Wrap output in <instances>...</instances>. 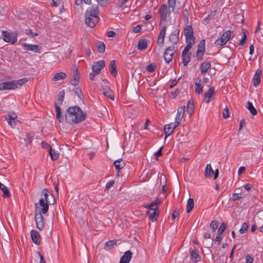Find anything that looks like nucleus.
<instances>
[{
	"mask_svg": "<svg viewBox=\"0 0 263 263\" xmlns=\"http://www.w3.org/2000/svg\"><path fill=\"white\" fill-rule=\"evenodd\" d=\"M14 81L0 83V90L15 89L16 86Z\"/></svg>",
	"mask_w": 263,
	"mask_h": 263,
	"instance_id": "4468645a",
	"label": "nucleus"
},
{
	"mask_svg": "<svg viewBox=\"0 0 263 263\" xmlns=\"http://www.w3.org/2000/svg\"><path fill=\"white\" fill-rule=\"evenodd\" d=\"M186 45L185 47V48H186L187 50H190L193 44L195 43V40H187L186 41Z\"/></svg>",
	"mask_w": 263,
	"mask_h": 263,
	"instance_id": "5fc2aeb1",
	"label": "nucleus"
},
{
	"mask_svg": "<svg viewBox=\"0 0 263 263\" xmlns=\"http://www.w3.org/2000/svg\"><path fill=\"white\" fill-rule=\"evenodd\" d=\"M215 93V87L213 86H211L208 90L204 92V101L206 103H209L211 101V99L213 97L214 94Z\"/></svg>",
	"mask_w": 263,
	"mask_h": 263,
	"instance_id": "f8f14e48",
	"label": "nucleus"
},
{
	"mask_svg": "<svg viewBox=\"0 0 263 263\" xmlns=\"http://www.w3.org/2000/svg\"><path fill=\"white\" fill-rule=\"evenodd\" d=\"M99 6H92L86 11L85 23L90 28H93L99 21Z\"/></svg>",
	"mask_w": 263,
	"mask_h": 263,
	"instance_id": "f03ea898",
	"label": "nucleus"
},
{
	"mask_svg": "<svg viewBox=\"0 0 263 263\" xmlns=\"http://www.w3.org/2000/svg\"><path fill=\"white\" fill-rule=\"evenodd\" d=\"M133 253L129 250L124 252L121 257L119 263H129L132 258Z\"/></svg>",
	"mask_w": 263,
	"mask_h": 263,
	"instance_id": "f3484780",
	"label": "nucleus"
},
{
	"mask_svg": "<svg viewBox=\"0 0 263 263\" xmlns=\"http://www.w3.org/2000/svg\"><path fill=\"white\" fill-rule=\"evenodd\" d=\"M194 206V201L193 198H190L187 201L186 213H189Z\"/></svg>",
	"mask_w": 263,
	"mask_h": 263,
	"instance_id": "c756f323",
	"label": "nucleus"
},
{
	"mask_svg": "<svg viewBox=\"0 0 263 263\" xmlns=\"http://www.w3.org/2000/svg\"><path fill=\"white\" fill-rule=\"evenodd\" d=\"M25 33L26 34L30 35L31 37H34L38 35L37 33L32 32L31 30L30 29H26Z\"/></svg>",
	"mask_w": 263,
	"mask_h": 263,
	"instance_id": "4d7b16f0",
	"label": "nucleus"
},
{
	"mask_svg": "<svg viewBox=\"0 0 263 263\" xmlns=\"http://www.w3.org/2000/svg\"><path fill=\"white\" fill-rule=\"evenodd\" d=\"M201 80L199 79L198 81L195 83V92L198 94H201L203 92V87L200 84Z\"/></svg>",
	"mask_w": 263,
	"mask_h": 263,
	"instance_id": "72a5a7b5",
	"label": "nucleus"
},
{
	"mask_svg": "<svg viewBox=\"0 0 263 263\" xmlns=\"http://www.w3.org/2000/svg\"><path fill=\"white\" fill-rule=\"evenodd\" d=\"M223 117L224 118H227L229 117V110L227 107L224 109L223 111Z\"/></svg>",
	"mask_w": 263,
	"mask_h": 263,
	"instance_id": "774afa93",
	"label": "nucleus"
},
{
	"mask_svg": "<svg viewBox=\"0 0 263 263\" xmlns=\"http://www.w3.org/2000/svg\"><path fill=\"white\" fill-rule=\"evenodd\" d=\"M31 237L33 243L36 245L41 244V237L36 231L34 230L31 231Z\"/></svg>",
	"mask_w": 263,
	"mask_h": 263,
	"instance_id": "dca6fc26",
	"label": "nucleus"
},
{
	"mask_svg": "<svg viewBox=\"0 0 263 263\" xmlns=\"http://www.w3.org/2000/svg\"><path fill=\"white\" fill-rule=\"evenodd\" d=\"M16 118H17V115L13 113L12 115H7L6 116L5 119H6V120H15Z\"/></svg>",
	"mask_w": 263,
	"mask_h": 263,
	"instance_id": "13d9d810",
	"label": "nucleus"
},
{
	"mask_svg": "<svg viewBox=\"0 0 263 263\" xmlns=\"http://www.w3.org/2000/svg\"><path fill=\"white\" fill-rule=\"evenodd\" d=\"M226 229V225L224 222H222V223H221V224L220 225V226L218 229L217 234L218 235L222 234L225 231Z\"/></svg>",
	"mask_w": 263,
	"mask_h": 263,
	"instance_id": "8fccbe9b",
	"label": "nucleus"
},
{
	"mask_svg": "<svg viewBox=\"0 0 263 263\" xmlns=\"http://www.w3.org/2000/svg\"><path fill=\"white\" fill-rule=\"evenodd\" d=\"M246 107L253 115L254 116L257 114V111L251 102H248Z\"/></svg>",
	"mask_w": 263,
	"mask_h": 263,
	"instance_id": "e433bc0d",
	"label": "nucleus"
},
{
	"mask_svg": "<svg viewBox=\"0 0 263 263\" xmlns=\"http://www.w3.org/2000/svg\"><path fill=\"white\" fill-rule=\"evenodd\" d=\"M30 80L29 78H24L17 81H14L15 85L16 86V88L21 87L22 85L28 82Z\"/></svg>",
	"mask_w": 263,
	"mask_h": 263,
	"instance_id": "f704fd0d",
	"label": "nucleus"
},
{
	"mask_svg": "<svg viewBox=\"0 0 263 263\" xmlns=\"http://www.w3.org/2000/svg\"><path fill=\"white\" fill-rule=\"evenodd\" d=\"M103 94L111 100H114L113 92L110 88H106L103 89Z\"/></svg>",
	"mask_w": 263,
	"mask_h": 263,
	"instance_id": "473e14b6",
	"label": "nucleus"
},
{
	"mask_svg": "<svg viewBox=\"0 0 263 263\" xmlns=\"http://www.w3.org/2000/svg\"><path fill=\"white\" fill-rule=\"evenodd\" d=\"M227 42V41L226 40V38L223 36L222 34L215 42V45L217 47H221L224 45Z\"/></svg>",
	"mask_w": 263,
	"mask_h": 263,
	"instance_id": "c85d7f7f",
	"label": "nucleus"
},
{
	"mask_svg": "<svg viewBox=\"0 0 263 263\" xmlns=\"http://www.w3.org/2000/svg\"><path fill=\"white\" fill-rule=\"evenodd\" d=\"M194 104L193 101H190L187 105V112L189 114L192 115L194 111Z\"/></svg>",
	"mask_w": 263,
	"mask_h": 263,
	"instance_id": "79ce46f5",
	"label": "nucleus"
},
{
	"mask_svg": "<svg viewBox=\"0 0 263 263\" xmlns=\"http://www.w3.org/2000/svg\"><path fill=\"white\" fill-rule=\"evenodd\" d=\"M116 245V241L115 240L108 241L105 245L104 249L108 251Z\"/></svg>",
	"mask_w": 263,
	"mask_h": 263,
	"instance_id": "c9c22d12",
	"label": "nucleus"
},
{
	"mask_svg": "<svg viewBox=\"0 0 263 263\" xmlns=\"http://www.w3.org/2000/svg\"><path fill=\"white\" fill-rule=\"evenodd\" d=\"M241 196L238 193H234L232 196V199L234 201L239 200L241 198Z\"/></svg>",
	"mask_w": 263,
	"mask_h": 263,
	"instance_id": "69168bd1",
	"label": "nucleus"
},
{
	"mask_svg": "<svg viewBox=\"0 0 263 263\" xmlns=\"http://www.w3.org/2000/svg\"><path fill=\"white\" fill-rule=\"evenodd\" d=\"M179 215V211L177 209H175L174 210L172 214V219L174 220L176 217H177Z\"/></svg>",
	"mask_w": 263,
	"mask_h": 263,
	"instance_id": "0e129e2a",
	"label": "nucleus"
},
{
	"mask_svg": "<svg viewBox=\"0 0 263 263\" xmlns=\"http://www.w3.org/2000/svg\"><path fill=\"white\" fill-rule=\"evenodd\" d=\"M218 227V222L216 220H213L210 224V227L212 228L213 231H215Z\"/></svg>",
	"mask_w": 263,
	"mask_h": 263,
	"instance_id": "864d4df0",
	"label": "nucleus"
},
{
	"mask_svg": "<svg viewBox=\"0 0 263 263\" xmlns=\"http://www.w3.org/2000/svg\"><path fill=\"white\" fill-rule=\"evenodd\" d=\"M254 258L249 254L246 256V263H253Z\"/></svg>",
	"mask_w": 263,
	"mask_h": 263,
	"instance_id": "680f3d73",
	"label": "nucleus"
},
{
	"mask_svg": "<svg viewBox=\"0 0 263 263\" xmlns=\"http://www.w3.org/2000/svg\"><path fill=\"white\" fill-rule=\"evenodd\" d=\"M223 36H224L227 42H228L231 38L234 36L233 31L231 30H227L223 32Z\"/></svg>",
	"mask_w": 263,
	"mask_h": 263,
	"instance_id": "58836bf2",
	"label": "nucleus"
},
{
	"mask_svg": "<svg viewBox=\"0 0 263 263\" xmlns=\"http://www.w3.org/2000/svg\"><path fill=\"white\" fill-rule=\"evenodd\" d=\"M147 47V40L145 39H142L139 40L138 42V49L140 50H143L145 49Z\"/></svg>",
	"mask_w": 263,
	"mask_h": 263,
	"instance_id": "5701e85b",
	"label": "nucleus"
},
{
	"mask_svg": "<svg viewBox=\"0 0 263 263\" xmlns=\"http://www.w3.org/2000/svg\"><path fill=\"white\" fill-rule=\"evenodd\" d=\"M176 51L174 46L168 47L164 51L163 57L165 61L167 64L172 60Z\"/></svg>",
	"mask_w": 263,
	"mask_h": 263,
	"instance_id": "20e7f679",
	"label": "nucleus"
},
{
	"mask_svg": "<svg viewBox=\"0 0 263 263\" xmlns=\"http://www.w3.org/2000/svg\"><path fill=\"white\" fill-rule=\"evenodd\" d=\"M180 124L178 121H175L174 123H171L165 125L164 126V130L165 134V139L169 136H170L174 130Z\"/></svg>",
	"mask_w": 263,
	"mask_h": 263,
	"instance_id": "423d86ee",
	"label": "nucleus"
},
{
	"mask_svg": "<svg viewBox=\"0 0 263 263\" xmlns=\"http://www.w3.org/2000/svg\"><path fill=\"white\" fill-rule=\"evenodd\" d=\"M179 29L176 28L168 36L169 41L174 45H177L179 42Z\"/></svg>",
	"mask_w": 263,
	"mask_h": 263,
	"instance_id": "6e6552de",
	"label": "nucleus"
},
{
	"mask_svg": "<svg viewBox=\"0 0 263 263\" xmlns=\"http://www.w3.org/2000/svg\"><path fill=\"white\" fill-rule=\"evenodd\" d=\"M214 174V171L211 164H208L205 170L204 176L205 178H211Z\"/></svg>",
	"mask_w": 263,
	"mask_h": 263,
	"instance_id": "393cba45",
	"label": "nucleus"
},
{
	"mask_svg": "<svg viewBox=\"0 0 263 263\" xmlns=\"http://www.w3.org/2000/svg\"><path fill=\"white\" fill-rule=\"evenodd\" d=\"M105 62L104 60H100L95 62L92 67V71L96 74H99L101 70L105 67Z\"/></svg>",
	"mask_w": 263,
	"mask_h": 263,
	"instance_id": "9d476101",
	"label": "nucleus"
},
{
	"mask_svg": "<svg viewBox=\"0 0 263 263\" xmlns=\"http://www.w3.org/2000/svg\"><path fill=\"white\" fill-rule=\"evenodd\" d=\"M2 39L7 43H10L11 44L14 45L17 42V37L18 35L17 31H14L12 32H9L7 31H2Z\"/></svg>",
	"mask_w": 263,
	"mask_h": 263,
	"instance_id": "7ed1b4c3",
	"label": "nucleus"
},
{
	"mask_svg": "<svg viewBox=\"0 0 263 263\" xmlns=\"http://www.w3.org/2000/svg\"><path fill=\"white\" fill-rule=\"evenodd\" d=\"M48 191L46 189H44L42 190L41 192V195L44 197V200L46 201L47 202L50 203L49 201L48 200Z\"/></svg>",
	"mask_w": 263,
	"mask_h": 263,
	"instance_id": "3c124183",
	"label": "nucleus"
},
{
	"mask_svg": "<svg viewBox=\"0 0 263 263\" xmlns=\"http://www.w3.org/2000/svg\"><path fill=\"white\" fill-rule=\"evenodd\" d=\"M159 13L160 16L161 21H165L166 20L167 14V8L166 5H162L159 9Z\"/></svg>",
	"mask_w": 263,
	"mask_h": 263,
	"instance_id": "2eb2a0df",
	"label": "nucleus"
},
{
	"mask_svg": "<svg viewBox=\"0 0 263 263\" xmlns=\"http://www.w3.org/2000/svg\"><path fill=\"white\" fill-rule=\"evenodd\" d=\"M211 67V64L210 62H204L202 63L200 66L201 73L202 75L206 73Z\"/></svg>",
	"mask_w": 263,
	"mask_h": 263,
	"instance_id": "b1692460",
	"label": "nucleus"
},
{
	"mask_svg": "<svg viewBox=\"0 0 263 263\" xmlns=\"http://www.w3.org/2000/svg\"><path fill=\"white\" fill-rule=\"evenodd\" d=\"M66 121L71 125L78 124L86 118V114L77 106L69 107L65 115Z\"/></svg>",
	"mask_w": 263,
	"mask_h": 263,
	"instance_id": "f257e3e1",
	"label": "nucleus"
},
{
	"mask_svg": "<svg viewBox=\"0 0 263 263\" xmlns=\"http://www.w3.org/2000/svg\"><path fill=\"white\" fill-rule=\"evenodd\" d=\"M54 106L56 110V118L60 122H62L64 118L61 115V108L56 103H54Z\"/></svg>",
	"mask_w": 263,
	"mask_h": 263,
	"instance_id": "bb28decb",
	"label": "nucleus"
},
{
	"mask_svg": "<svg viewBox=\"0 0 263 263\" xmlns=\"http://www.w3.org/2000/svg\"><path fill=\"white\" fill-rule=\"evenodd\" d=\"M193 33V30L192 26H186L184 29V34L185 35L186 41L195 40Z\"/></svg>",
	"mask_w": 263,
	"mask_h": 263,
	"instance_id": "ddd939ff",
	"label": "nucleus"
},
{
	"mask_svg": "<svg viewBox=\"0 0 263 263\" xmlns=\"http://www.w3.org/2000/svg\"><path fill=\"white\" fill-rule=\"evenodd\" d=\"M242 32L243 34L242 36L241 39L239 41V45L241 46H243L245 44L247 41V37L248 33V31L245 29H242Z\"/></svg>",
	"mask_w": 263,
	"mask_h": 263,
	"instance_id": "7c9ffc66",
	"label": "nucleus"
},
{
	"mask_svg": "<svg viewBox=\"0 0 263 263\" xmlns=\"http://www.w3.org/2000/svg\"><path fill=\"white\" fill-rule=\"evenodd\" d=\"M109 71L113 77H115L117 76L118 72L115 60L110 61L109 64Z\"/></svg>",
	"mask_w": 263,
	"mask_h": 263,
	"instance_id": "412c9836",
	"label": "nucleus"
},
{
	"mask_svg": "<svg viewBox=\"0 0 263 263\" xmlns=\"http://www.w3.org/2000/svg\"><path fill=\"white\" fill-rule=\"evenodd\" d=\"M161 201L160 199H159V198H157L156 200L153 201L151 202V203L145 205L144 206L146 209H149L151 210H154L156 209V206L158 204H160L161 203Z\"/></svg>",
	"mask_w": 263,
	"mask_h": 263,
	"instance_id": "aec40b11",
	"label": "nucleus"
},
{
	"mask_svg": "<svg viewBox=\"0 0 263 263\" xmlns=\"http://www.w3.org/2000/svg\"><path fill=\"white\" fill-rule=\"evenodd\" d=\"M43 213L35 212L34 220L36 227L40 230H42L45 228V219L42 215Z\"/></svg>",
	"mask_w": 263,
	"mask_h": 263,
	"instance_id": "39448f33",
	"label": "nucleus"
},
{
	"mask_svg": "<svg viewBox=\"0 0 263 263\" xmlns=\"http://www.w3.org/2000/svg\"><path fill=\"white\" fill-rule=\"evenodd\" d=\"M185 112V106H181L178 108L177 113L175 118V120L180 123V121L183 117Z\"/></svg>",
	"mask_w": 263,
	"mask_h": 263,
	"instance_id": "6ab92c4d",
	"label": "nucleus"
},
{
	"mask_svg": "<svg viewBox=\"0 0 263 263\" xmlns=\"http://www.w3.org/2000/svg\"><path fill=\"white\" fill-rule=\"evenodd\" d=\"M0 190H1L3 193V197H9L11 196V194L8 191L7 187H6L4 184L1 183L0 182Z\"/></svg>",
	"mask_w": 263,
	"mask_h": 263,
	"instance_id": "2f4dec72",
	"label": "nucleus"
},
{
	"mask_svg": "<svg viewBox=\"0 0 263 263\" xmlns=\"http://www.w3.org/2000/svg\"><path fill=\"white\" fill-rule=\"evenodd\" d=\"M159 210L157 207L153 210L151 213L150 211L147 212V214L148 215L149 219L153 222L156 221L159 216Z\"/></svg>",
	"mask_w": 263,
	"mask_h": 263,
	"instance_id": "a211bd4d",
	"label": "nucleus"
},
{
	"mask_svg": "<svg viewBox=\"0 0 263 263\" xmlns=\"http://www.w3.org/2000/svg\"><path fill=\"white\" fill-rule=\"evenodd\" d=\"M166 29L167 27L166 26H164L161 28L158 35L159 37L164 39L166 34Z\"/></svg>",
	"mask_w": 263,
	"mask_h": 263,
	"instance_id": "c03bdc74",
	"label": "nucleus"
},
{
	"mask_svg": "<svg viewBox=\"0 0 263 263\" xmlns=\"http://www.w3.org/2000/svg\"><path fill=\"white\" fill-rule=\"evenodd\" d=\"M261 71L260 69H257L254 74L253 78L254 86L257 87L260 83V74Z\"/></svg>",
	"mask_w": 263,
	"mask_h": 263,
	"instance_id": "4be33fe9",
	"label": "nucleus"
},
{
	"mask_svg": "<svg viewBox=\"0 0 263 263\" xmlns=\"http://www.w3.org/2000/svg\"><path fill=\"white\" fill-rule=\"evenodd\" d=\"M65 91L64 90H63L62 91H60L58 95V101L60 104H62L63 103V102L64 101V97H65Z\"/></svg>",
	"mask_w": 263,
	"mask_h": 263,
	"instance_id": "a18cd8bd",
	"label": "nucleus"
},
{
	"mask_svg": "<svg viewBox=\"0 0 263 263\" xmlns=\"http://www.w3.org/2000/svg\"><path fill=\"white\" fill-rule=\"evenodd\" d=\"M79 79H80V76H79V73L77 71L75 74V76L74 77V78L71 80L70 83L72 85L77 86L79 84Z\"/></svg>",
	"mask_w": 263,
	"mask_h": 263,
	"instance_id": "ea45409f",
	"label": "nucleus"
},
{
	"mask_svg": "<svg viewBox=\"0 0 263 263\" xmlns=\"http://www.w3.org/2000/svg\"><path fill=\"white\" fill-rule=\"evenodd\" d=\"M73 91L79 98L82 99V92L79 87L75 86Z\"/></svg>",
	"mask_w": 263,
	"mask_h": 263,
	"instance_id": "09e8293b",
	"label": "nucleus"
},
{
	"mask_svg": "<svg viewBox=\"0 0 263 263\" xmlns=\"http://www.w3.org/2000/svg\"><path fill=\"white\" fill-rule=\"evenodd\" d=\"M8 124L12 127L14 128L16 126V121L12 120H6Z\"/></svg>",
	"mask_w": 263,
	"mask_h": 263,
	"instance_id": "338daca9",
	"label": "nucleus"
},
{
	"mask_svg": "<svg viewBox=\"0 0 263 263\" xmlns=\"http://www.w3.org/2000/svg\"><path fill=\"white\" fill-rule=\"evenodd\" d=\"M205 52V41L202 40L200 41L196 53V58L198 61H201L203 59V56Z\"/></svg>",
	"mask_w": 263,
	"mask_h": 263,
	"instance_id": "0eeeda50",
	"label": "nucleus"
},
{
	"mask_svg": "<svg viewBox=\"0 0 263 263\" xmlns=\"http://www.w3.org/2000/svg\"><path fill=\"white\" fill-rule=\"evenodd\" d=\"M115 181L114 180H110L107 183L105 187V190H109L114 184Z\"/></svg>",
	"mask_w": 263,
	"mask_h": 263,
	"instance_id": "052dcab7",
	"label": "nucleus"
},
{
	"mask_svg": "<svg viewBox=\"0 0 263 263\" xmlns=\"http://www.w3.org/2000/svg\"><path fill=\"white\" fill-rule=\"evenodd\" d=\"M249 227V224L247 222H244L241 225V227L239 230V232L241 234H244L247 232Z\"/></svg>",
	"mask_w": 263,
	"mask_h": 263,
	"instance_id": "de8ad7c7",
	"label": "nucleus"
},
{
	"mask_svg": "<svg viewBox=\"0 0 263 263\" xmlns=\"http://www.w3.org/2000/svg\"><path fill=\"white\" fill-rule=\"evenodd\" d=\"M49 154L52 160H55L58 159L59 156V154L57 153L54 149H52L51 147H50L49 151Z\"/></svg>",
	"mask_w": 263,
	"mask_h": 263,
	"instance_id": "4c0bfd02",
	"label": "nucleus"
},
{
	"mask_svg": "<svg viewBox=\"0 0 263 263\" xmlns=\"http://www.w3.org/2000/svg\"><path fill=\"white\" fill-rule=\"evenodd\" d=\"M22 46L25 50L27 51H32L36 53H40L41 51V47L36 45L29 44L26 43H23Z\"/></svg>",
	"mask_w": 263,
	"mask_h": 263,
	"instance_id": "9b49d317",
	"label": "nucleus"
},
{
	"mask_svg": "<svg viewBox=\"0 0 263 263\" xmlns=\"http://www.w3.org/2000/svg\"><path fill=\"white\" fill-rule=\"evenodd\" d=\"M169 9L173 11L176 5V0H168Z\"/></svg>",
	"mask_w": 263,
	"mask_h": 263,
	"instance_id": "603ef678",
	"label": "nucleus"
},
{
	"mask_svg": "<svg viewBox=\"0 0 263 263\" xmlns=\"http://www.w3.org/2000/svg\"><path fill=\"white\" fill-rule=\"evenodd\" d=\"M156 66L154 64H151L147 66V70L148 72H152L155 70Z\"/></svg>",
	"mask_w": 263,
	"mask_h": 263,
	"instance_id": "6e6d98bb",
	"label": "nucleus"
},
{
	"mask_svg": "<svg viewBox=\"0 0 263 263\" xmlns=\"http://www.w3.org/2000/svg\"><path fill=\"white\" fill-rule=\"evenodd\" d=\"M164 42V39H163L162 38H160V37H158L157 41V44L160 48L163 47Z\"/></svg>",
	"mask_w": 263,
	"mask_h": 263,
	"instance_id": "e2e57ef3",
	"label": "nucleus"
},
{
	"mask_svg": "<svg viewBox=\"0 0 263 263\" xmlns=\"http://www.w3.org/2000/svg\"><path fill=\"white\" fill-rule=\"evenodd\" d=\"M66 77V74L64 72H57L54 74L52 80L58 81L61 80H64Z\"/></svg>",
	"mask_w": 263,
	"mask_h": 263,
	"instance_id": "a878e982",
	"label": "nucleus"
},
{
	"mask_svg": "<svg viewBox=\"0 0 263 263\" xmlns=\"http://www.w3.org/2000/svg\"><path fill=\"white\" fill-rule=\"evenodd\" d=\"M114 165L115 166L116 170H117L118 171L121 170L125 166V164L123 162L122 159H119L118 160L115 161L114 162Z\"/></svg>",
	"mask_w": 263,
	"mask_h": 263,
	"instance_id": "cd10ccee",
	"label": "nucleus"
},
{
	"mask_svg": "<svg viewBox=\"0 0 263 263\" xmlns=\"http://www.w3.org/2000/svg\"><path fill=\"white\" fill-rule=\"evenodd\" d=\"M98 51L100 53H104L105 50V45L102 42H100L97 47Z\"/></svg>",
	"mask_w": 263,
	"mask_h": 263,
	"instance_id": "49530a36",
	"label": "nucleus"
},
{
	"mask_svg": "<svg viewBox=\"0 0 263 263\" xmlns=\"http://www.w3.org/2000/svg\"><path fill=\"white\" fill-rule=\"evenodd\" d=\"M215 15V14L213 12L209 14L206 17L203 19L204 22H208L209 21L212 20Z\"/></svg>",
	"mask_w": 263,
	"mask_h": 263,
	"instance_id": "bf43d9fd",
	"label": "nucleus"
},
{
	"mask_svg": "<svg viewBox=\"0 0 263 263\" xmlns=\"http://www.w3.org/2000/svg\"><path fill=\"white\" fill-rule=\"evenodd\" d=\"M50 204L49 202H47L45 201L44 199L42 198L39 200V203H36L35 204V206L36 209L39 207V205L42 206V208L39 211V212L43 213V214H45L47 213L49 209V204Z\"/></svg>",
	"mask_w": 263,
	"mask_h": 263,
	"instance_id": "1a4fd4ad",
	"label": "nucleus"
},
{
	"mask_svg": "<svg viewBox=\"0 0 263 263\" xmlns=\"http://www.w3.org/2000/svg\"><path fill=\"white\" fill-rule=\"evenodd\" d=\"M191 260L194 262H197L199 260V255L197 252L194 250L191 252Z\"/></svg>",
	"mask_w": 263,
	"mask_h": 263,
	"instance_id": "a19ab883",
	"label": "nucleus"
},
{
	"mask_svg": "<svg viewBox=\"0 0 263 263\" xmlns=\"http://www.w3.org/2000/svg\"><path fill=\"white\" fill-rule=\"evenodd\" d=\"M184 66H186L191 59V53L181 57Z\"/></svg>",
	"mask_w": 263,
	"mask_h": 263,
	"instance_id": "37998d69",
	"label": "nucleus"
}]
</instances>
